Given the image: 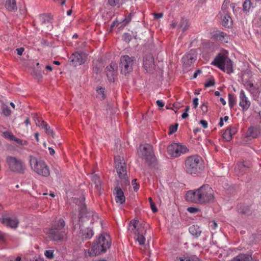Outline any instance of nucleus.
<instances>
[{"label":"nucleus","mask_w":261,"mask_h":261,"mask_svg":"<svg viewBox=\"0 0 261 261\" xmlns=\"http://www.w3.org/2000/svg\"><path fill=\"white\" fill-rule=\"evenodd\" d=\"M214 198V191L208 185H203L195 190H190L186 195L187 201L200 204L211 202Z\"/></svg>","instance_id":"f257e3e1"},{"label":"nucleus","mask_w":261,"mask_h":261,"mask_svg":"<svg viewBox=\"0 0 261 261\" xmlns=\"http://www.w3.org/2000/svg\"><path fill=\"white\" fill-rule=\"evenodd\" d=\"M111 239L109 234H100L92 245L91 250H88L90 256H94L105 252L110 247Z\"/></svg>","instance_id":"f03ea898"},{"label":"nucleus","mask_w":261,"mask_h":261,"mask_svg":"<svg viewBox=\"0 0 261 261\" xmlns=\"http://www.w3.org/2000/svg\"><path fill=\"white\" fill-rule=\"evenodd\" d=\"M29 163L32 170L36 174L43 177H47L49 175V167L42 159L30 156Z\"/></svg>","instance_id":"7ed1b4c3"},{"label":"nucleus","mask_w":261,"mask_h":261,"mask_svg":"<svg viewBox=\"0 0 261 261\" xmlns=\"http://www.w3.org/2000/svg\"><path fill=\"white\" fill-rule=\"evenodd\" d=\"M202 160L200 156L193 155L187 158L185 162L186 171L189 174H196L202 169Z\"/></svg>","instance_id":"20e7f679"},{"label":"nucleus","mask_w":261,"mask_h":261,"mask_svg":"<svg viewBox=\"0 0 261 261\" xmlns=\"http://www.w3.org/2000/svg\"><path fill=\"white\" fill-rule=\"evenodd\" d=\"M64 226V220L60 219L54 227L48 230L47 234L48 238L55 241L63 240L66 237V233L63 230Z\"/></svg>","instance_id":"39448f33"},{"label":"nucleus","mask_w":261,"mask_h":261,"mask_svg":"<svg viewBox=\"0 0 261 261\" xmlns=\"http://www.w3.org/2000/svg\"><path fill=\"white\" fill-rule=\"evenodd\" d=\"M212 64L228 74L233 71V64L231 60L222 54H219L216 56L212 62Z\"/></svg>","instance_id":"423d86ee"},{"label":"nucleus","mask_w":261,"mask_h":261,"mask_svg":"<svg viewBox=\"0 0 261 261\" xmlns=\"http://www.w3.org/2000/svg\"><path fill=\"white\" fill-rule=\"evenodd\" d=\"M6 161L8 165L9 170L14 173L23 174L25 169V166L24 162L19 158L13 156H8Z\"/></svg>","instance_id":"0eeeda50"},{"label":"nucleus","mask_w":261,"mask_h":261,"mask_svg":"<svg viewBox=\"0 0 261 261\" xmlns=\"http://www.w3.org/2000/svg\"><path fill=\"white\" fill-rule=\"evenodd\" d=\"M115 169L119 177L126 185L129 184L126 174L125 164L122 157L116 156L115 158Z\"/></svg>","instance_id":"6e6552de"},{"label":"nucleus","mask_w":261,"mask_h":261,"mask_svg":"<svg viewBox=\"0 0 261 261\" xmlns=\"http://www.w3.org/2000/svg\"><path fill=\"white\" fill-rule=\"evenodd\" d=\"M138 154L149 164L154 161L152 147L149 144L141 145L138 149Z\"/></svg>","instance_id":"1a4fd4ad"},{"label":"nucleus","mask_w":261,"mask_h":261,"mask_svg":"<svg viewBox=\"0 0 261 261\" xmlns=\"http://www.w3.org/2000/svg\"><path fill=\"white\" fill-rule=\"evenodd\" d=\"M136 61L134 57L128 55L122 56L120 59V70L122 74L126 75L132 71L133 65Z\"/></svg>","instance_id":"9d476101"},{"label":"nucleus","mask_w":261,"mask_h":261,"mask_svg":"<svg viewBox=\"0 0 261 261\" xmlns=\"http://www.w3.org/2000/svg\"><path fill=\"white\" fill-rule=\"evenodd\" d=\"M168 152L172 157H177L186 153L188 149L184 145L173 143L168 147Z\"/></svg>","instance_id":"9b49d317"},{"label":"nucleus","mask_w":261,"mask_h":261,"mask_svg":"<svg viewBox=\"0 0 261 261\" xmlns=\"http://www.w3.org/2000/svg\"><path fill=\"white\" fill-rule=\"evenodd\" d=\"M85 197L84 196H82L80 200L76 199L75 198V203L79 205L80 207V214L81 215L80 219L81 221L84 219V217L86 218H89L90 217H97L96 216L94 215V213L92 211H87V210L86 208L84 203Z\"/></svg>","instance_id":"f8f14e48"},{"label":"nucleus","mask_w":261,"mask_h":261,"mask_svg":"<svg viewBox=\"0 0 261 261\" xmlns=\"http://www.w3.org/2000/svg\"><path fill=\"white\" fill-rule=\"evenodd\" d=\"M128 230L133 233L134 236L146 233V228L144 225L140 223V222L136 219H133L130 221L128 225Z\"/></svg>","instance_id":"ddd939ff"},{"label":"nucleus","mask_w":261,"mask_h":261,"mask_svg":"<svg viewBox=\"0 0 261 261\" xmlns=\"http://www.w3.org/2000/svg\"><path fill=\"white\" fill-rule=\"evenodd\" d=\"M86 54L83 52L73 53L70 58L71 65L74 66H76L84 63L86 61Z\"/></svg>","instance_id":"4468645a"},{"label":"nucleus","mask_w":261,"mask_h":261,"mask_svg":"<svg viewBox=\"0 0 261 261\" xmlns=\"http://www.w3.org/2000/svg\"><path fill=\"white\" fill-rule=\"evenodd\" d=\"M143 67L147 72H152L155 68L154 58L151 54L146 55L143 59Z\"/></svg>","instance_id":"2eb2a0df"},{"label":"nucleus","mask_w":261,"mask_h":261,"mask_svg":"<svg viewBox=\"0 0 261 261\" xmlns=\"http://www.w3.org/2000/svg\"><path fill=\"white\" fill-rule=\"evenodd\" d=\"M197 54L195 50H191L187 54L185 55L182 58L184 64L186 66H190L196 61Z\"/></svg>","instance_id":"dca6fc26"},{"label":"nucleus","mask_w":261,"mask_h":261,"mask_svg":"<svg viewBox=\"0 0 261 261\" xmlns=\"http://www.w3.org/2000/svg\"><path fill=\"white\" fill-rule=\"evenodd\" d=\"M246 89L249 92L254 99L257 98L260 92L258 87L254 85L250 81H247L244 84Z\"/></svg>","instance_id":"f3484780"},{"label":"nucleus","mask_w":261,"mask_h":261,"mask_svg":"<svg viewBox=\"0 0 261 261\" xmlns=\"http://www.w3.org/2000/svg\"><path fill=\"white\" fill-rule=\"evenodd\" d=\"M117 64L114 62H112L109 66L107 67L106 72L110 82H114L115 76L117 72Z\"/></svg>","instance_id":"a211bd4d"},{"label":"nucleus","mask_w":261,"mask_h":261,"mask_svg":"<svg viewBox=\"0 0 261 261\" xmlns=\"http://www.w3.org/2000/svg\"><path fill=\"white\" fill-rule=\"evenodd\" d=\"M1 222L11 228H16L18 226L19 221L15 217L3 216L1 220Z\"/></svg>","instance_id":"6ab92c4d"},{"label":"nucleus","mask_w":261,"mask_h":261,"mask_svg":"<svg viewBox=\"0 0 261 261\" xmlns=\"http://www.w3.org/2000/svg\"><path fill=\"white\" fill-rule=\"evenodd\" d=\"M239 105L243 110L246 111L249 108L251 102L248 98L246 96L243 90H241L239 95Z\"/></svg>","instance_id":"aec40b11"},{"label":"nucleus","mask_w":261,"mask_h":261,"mask_svg":"<svg viewBox=\"0 0 261 261\" xmlns=\"http://www.w3.org/2000/svg\"><path fill=\"white\" fill-rule=\"evenodd\" d=\"M41 24L43 26L46 27L47 30H50L52 28L51 25V17L48 14H42L39 16Z\"/></svg>","instance_id":"412c9836"},{"label":"nucleus","mask_w":261,"mask_h":261,"mask_svg":"<svg viewBox=\"0 0 261 261\" xmlns=\"http://www.w3.org/2000/svg\"><path fill=\"white\" fill-rule=\"evenodd\" d=\"M116 202L117 203L121 204L125 202V198L123 191L119 188L117 187L115 189Z\"/></svg>","instance_id":"4be33fe9"},{"label":"nucleus","mask_w":261,"mask_h":261,"mask_svg":"<svg viewBox=\"0 0 261 261\" xmlns=\"http://www.w3.org/2000/svg\"><path fill=\"white\" fill-rule=\"evenodd\" d=\"M81 237L83 240L91 239L94 235L93 231L89 227L81 228Z\"/></svg>","instance_id":"5701e85b"},{"label":"nucleus","mask_w":261,"mask_h":261,"mask_svg":"<svg viewBox=\"0 0 261 261\" xmlns=\"http://www.w3.org/2000/svg\"><path fill=\"white\" fill-rule=\"evenodd\" d=\"M213 37L216 38L217 40L224 41V42H227L228 37L226 34L220 32L219 31H215L212 33Z\"/></svg>","instance_id":"b1692460"},{"label":"nucleus","mask_w":261,"mask_h":261,"mask_svg":"<svg viewBox=\"0 0 261 261\" xmlns=\"http://www.w3.org/2000/svg\"><path fill=\"white\" fill-rule=\"evenodd\" d=\"M247 168V165L243 162H238L234 168L235 173L238 174H242L245 172Z\"/></svg>","instance_id":"393cba45"},{"label":"nucleus","mask_w":261,"mask_h":261,"mask_svg":"<svg viewBox=\"0 0 261 261\" xmlns=\"http://www.w3.org/2000/svg\"><path fill=\"white\" fill-rule=\"evenodd\" d=\"M189 231L192 235L195 237H198L201 233V229L196 225H193L190 226L189 228Z\"/></svg>","instance_id":"a878e982"},{"label":"nucleus","mask_w":261,"mask_h":261,"mask_svg":"<svg viewBox=\"0 0 261 261\" xmlns=\"http://www.w3.org/2000/svg\"><path fill=\"white\" fill-rule=\"evenodd\" d=\"M6 8L10 11L15 12L17 9L15 0H6Z\"/></svg>","instance_id":"bb28decb"},{"label":"nucleus","mask_w":261,"mask_h":261,"mask_svg":"<svg viewBox=\"0 0 261 261\" xmlns=\"http://www.w3.org/2000/svg\"><path fill=\"white\" fill-rule=\"evenodd\" d=\"M91 179H92V181L95 184V188L98 190L100 189V187H101V180H100V179L99 178V176L97 175V174H92L91 175Z\"/></svg>","instance_id":"cd10ccee"},{"label":"nucleus","mask_w":261,"mask_h":261,"mask_svg":"<svg viewBox=\"0 0 261 261\" xmlns=\"http://www.w3.org/2000/svg\"><path fill=\"white\" fill-rule=\"evenodd\" d=\"M145 233H141L139 234H137L134 236V239L136 241L138 242L139 244L140 245H143L145 244V238L144 237V234Z\"/></svg>","instance_id":"c85d7f7f"},{"label":"nucleus","mask_w":261,"mask_h":261,"mask_svg":"<svg viewBox=\"0 0 261 261\" xmlns=\"http://www.w3.org/2000/svg\"><path fill=\"white\" fill-rule=\"evenodd\" d=\"M97 96V97L102 100L106 98V92L105 89L102 87H99L96 88Z\"/></svg>","instance_id":"c756f323"},{"label":"nucleus","mask_w":261,"mask_h":261,"mask_svg":"<svg viewBox=\"0 0 261 261\" xmlns=\"http://www.w3.org/2000/svg\"><path fill=\"white\" fill-rule=\"evenodd\" d=\"M222 23L224 26H230L231 25V20L230 16L228 15H225L223 18Z\"/></svg>","instance_id":"7c9ffc66"},{"label":"nucleus","mask_w":261,"mask_h":261,"mask_svg":"<svg viewBox=\"0 0 261 261\" xmlns=\"http://www.w3.org/2000/svg\"><path fill=\"white\" fill-rule=\"evenodd\" d=\"M41 128L44 129L47 134L51 135L53 137H54L55 133L53 130L50 129L49 126L47 124L44 123Z\"/></svg>","instance_id":"2f4dec72"},{"label":"nucleus","mask_w":261,"mask_h":261,"mask_svg":"<svg viewBox=\"0 0 261 261\" xmlns=\"http://www.w3.org/2000/svg\"><path fill=\"white\" fill-rule=\"evenodd\" d=\"M189 27L188 21L187 19H182L180 24V27L183 32L187 30Z\"/></svg>","instance_id":"473e14b6"},{"label":"nucleus","mask_w":261,"mask_h":261,"mask_svg":"<svg viewBox=\"0 0 261 261\" xmlns=\"http://www.w3.org/2000/svg\"><path fill=\"white\" fill-rule=\"evenodd\" d=\"M251 3L250 0H245L243 3V8L245 11H248L251 8Z\"/></svg>","instance_id":"72a5a7b5"},{"label":"nucleus","mask_w":261,"mask_h":261,"mask_svg":"<svg viewBox=\"0 0 261 261\" xmlns=\"http://www.w3.org/2000/svg\"><path fill=\"white\" fill-rule=\"evenodd\" d=\"M232 136L231 135V133H229L227 129L225 130L224 133L223 134V137L227 141H230L232 138Z\"/></svg>","instance_id":"f704fd0d"},{"label":"nucleus","mask_w":261,"mask_h":261,"mask_svg":"<svg viewBox=\"0 0 261 261\" xmlns=\"http://www.w3.org/2000/svg\"><path fill=\"white\" fill-rule=\"evenodd\" d=\"M2 109L3 113L5 116H9V115H10L11 111H10V110L9 109V107L7 106L3 105Z\"/></svg>","instance_id":"c9c22d12"},{"label":"nucleus","mask_w":261,"mask_h":261,"mask_svg":"<svg viewBox=\"0 0 261 261\" xmlns=\"http://www.w3.org/2000/svg\"><path fill=\"white\" fill-rule=\"evenodd\" d=\"M13 141H15L16 143L20 145H27L28 144V142L27 141L19 139L16 137H14Z\"/></svg>","instance_id":"e433bc0d"},{"label":"nucleus","mask_w":261,"mask_h":261,"mask_svg":"<svg viewBox=\"0 0 261 261\" xmlns=\"http://www.w3.org/2000/svg\"><path fill=\"white\" fill-rule=\"evenodd\" d=\"M178 125V124L176 123L173 125L170 126L169 128V134L171 135L175 132L177 129Z\"/></svg>","instance_id":"4c0bfd02"},{"label":"nucleus","mask_w":261,"mask_h":261,"mask_svg":"<svg viewBox=\"0 0 261 261\" xmlns=\"http://www.w3.org/2000/svg\"><path fill=\"white\" fill-rule=\"evenodd\" d=\"M228 97H229V105L230 106V108H232L234 104L235 103V98L234 97L231 95V94H229L228 95Z\"/></svg>","instance_id":"58836bf2"},{"label":"nucleus","mask_w":261,"mask_h":261,"mask_svg":"<svg viewBox=\"0 0 261 261\" xmlns=\"http://www.w3.org/2000/svg\"><path fill=\"white\" fill-rule=\"evenodd\" d=\"M44 255L48 258H52L54 257V251L51 250H46Z\"/></svg>","instance_id":"ea45409f"},{"label":"nucleus","mask_w":261,"mask_h":261,"mask_svg":"<svg viewBox=\"0 0 261 261\" xmlns=\"http://www.w3.org/2000/svg\"><path fill=\"white\" fill-rule=\"evenodd\" d=\"M254 129L252 128H250L248 129V131L247 132V135L248 137H251L253 138L256 137L257 135L256 134L254 133Z\"/></svg>","instance_id":"a19ab883"},{"label":"nucleus","mask_w":261,"mask_h":261,"mask_svg":"<svg viewBox=\"0 0 261 261\" xmlns=\"http://www.w3.org/2000/svg\"><path fill=\"white\" fill-rule=\"evenodd\" d=\"M4 135L6 138H7L12 141H13V140L15 137L12 133L8 132V131L5 132L4 133Z\"/></svg>","instance_id":"79ce46f5"},{"label":"nucleus","mask_w":261,"mask_h":261,"mask_svg":"<svg viewBox=\"0 0 261 261\" xmlns=\"http://www.w3.org/2000/svg\"><path fill=\"white\" fill-rule=\"evenodd\" d=\"M32 74L37 79H40L42 77L41 72L38 69H37L36 71H33Z\"/></svg>","instance_id":"37998d69"},{"label":"nucleus","mask_w":261,"mask_h":261,"mask_svg":"<svg viewBox=\"0 0 261 261\" xmlns=\"http://www.w3.org/2000/svg\"><path fill=\"white\" fill-rule=\"evenodd\" d=\"M215 84V82L214 79H211L208 81L206 82L204 85L206 87H210L214 86Z\"/></svg>","instance_id":"c03bdc74"},{"label":"nucleus","mask_w":261,"mask_h":261,"mask_svg":"<svg viewBox=\"0 0 261 261\" xmlns=\"http://www.w3.org/2000/svg\"><path fill=\"white\" fill-rule=\"evenodd\" d=\"M187 211L190 213H196L199 212V209L194 207H189L187 208Z\"/></svg>","instance_id":"a18cd8bd"},{"label":"nucleus","mask_w":261,"mask_h":261,"mask_svg":"<svg viewBox=\"0 0 261 261\" xmlns=\"http://www.w3.org/2000/svg\"><path fill=\"white\" fill-rule=\"evenodd\" d=\"M122 38L124 41L126 42H129L131 39V36L129 34L127 33H125L123 35Z\"/></svg>","instance_id":"49530a36"},{"label":"nucleus","mask_w":261,"mask_h":261,"mask_svg":"<svg viewBox=\"0 0 261 261\" xmlns=\"http://www.w3.org/2000/svg\"><path fill=\"white\" fill-rule=\"evenodd\" d=\"M35 123L37 125L41 127L45 123L43 120H42L41 119H40L38 118H37V120H35Z\"/></svg>","instance_id":"de8ad7c7"},{"label":"nucleus","mask_w":261,"mask_h":261,"mask_svg":"<svg viewBox=\"0 0 261 261\" xmlns=\"http://www.w3.org/2000/svg\"><path fill=\"white\" fill-rule=\"evenodd\" d=\"M210 227L212 229H216L218 227V225L215 221H212L210 223Z\"/></svg>","instance_id":"09e8293b"},{"label":"nucleus","mask_w":261,"mask_h":261,"mask_svg":"<svg viewBox=\"0 0 261 261\" xmlns=\"http://www.w3.org/2000/svg\"><path fill=\"white\" fill-rule=\"evenodd\" d=\"M229 133H231V135L233 136L237 132V128L234 127H229L227 129Z\"/></svg>","instance_id":"8fccbe9b"},{"label":"nucleus","mask_w":261,"mask_h":261,"mask_svg":"<svg viewBox=\"0 0 261 261\" xmlns=\"http://www.w3.org/2000/svg\"><path fill=\"white\" fill-rule=\"evenodd\" d=\"M200 108H201V111H202L203 113H204V114L206 113L208 111L207 105L205 103L202 104L201 105Z\"/></svg>","instance_id":"3c124183"},{"label":"nucleus","mask_w":261,"mask_h":261,"mask_svg":"<svg viewBox=\"0 0 261 261\" xmlns=\"http://www.w3.org/2000/svg\"><path fill=\"white\" fill-rule=\"evenodd\" d=\"M188 261H201L195 255L188 257Z\"/></svg>","instance_id":"603ef678"},{"label":"nucleus","mask_w":261,"mask_h":261,"mask_svg":"<svg viewBox=\"0 0 261 261\" xmlns=\"http://www.w3.org/2000/svg\"><path fill=\"white\" fill-rule=\"evenodd\" d=\"M193 105L195 109L197 108L198 105V98L197 97H195L194 98L193 100Z\"/></svg>","instance_id":"864d4df0"},{"label":"nucleus","mask_w":261,"mask_h":261,"mask_svg":"<svg viewBox=\"0 0 261 261\" xmlns=\"http://www.w3.org/2000/svg\"><path fill=\"white\" fill-rule=\"evenodd\" d=\"M156 103L160 109L162 108L164 106V103L160 100H156Z\"/></svg>","instance_id":"5fc2aeb1"},{"label":"nucleus","mask_w":261,"mask_h":261,"mask_svg":"<svg viewBox=\"0 0 261 261\" xmlns=\"http://www.w3.org/2000/svg\"><path fill=\"white\" fill-rule=\"evenodd\" d=\"M200 123L202 125L204 128H206L207 127V122L206 121L204 120H201L200 121Z\"/></svg>","instance_id":"6e6d98bb"},{"label":"nucleus","mask_w":261,"mask_h":261,"mask_svg":"<svg viewBox=\"0 0 261 261\" xmlns=\"http://www.w3.org/2000/svg\"><path fill=\"white\" fill-rule=\"evenodd\" d=\"M150 204V207H151V210L153 212V213H155L158 211V209L156 207L155 205V204L153 202V203H151Z\"/></svg>","instance_id":"4d7b16f0"},{"label":"nucleus","mask_w":261,"mask_h":261,"mask_svg":"<svg viewBox=\"0 0 261 261\" xmlns=\"http://www.w3.org/2000/svg\"><path fill=\"white\" fill-rule=\"evenodd\" d=\"M17 53L18 55H21L24 51V48L23 47L18 48L16 49Z\"/></svg>","instance_id":"13d9d810"},{"label":"nucleus","mask_w":261,"mask_h":261,"mask_svg":"<svg viewBox=\"0 0 261 261\" xmlns=\"http://www.w3.org/2000/svg\"><path fill=\"white\" fill-rule=\"evenodd\" d=\"M163 14L162 13L154 14V17L156 19L161 18L163 17Z\"/></svg>","instance_id":"bf43d9fd"},{"label":"nucleus","mask_w":261,"mask_h":261,"mask_svg":"<svg viewBox=\"0 0 261 261\" xmlns=\"http://www.w3.org/2000/svg\"><path fill=\"white\" fill-rule=\"evenodd\" d=\"M119 0H109V3L111 6H114L118 3Z\"/></svg>","instance_id":"052dcab7"},{"label":"nucleus","mask_w":261,"mask_h":261,"mask_svg":"<svg viewBox=\"0 0 261 261\" xmlns=\"http://www.w3.org/2000/svg\"><path fill=\"white\" fill-rule=\"evenodd\" d=\"M201 72V71L200 70H196L195 72V73H194V75H193V76L192 79H195L198 76V75L200 74Z\"/></svg>","instance_id":"680f3d73"},{"label":"nucleus","mask_w":261,"mask_h":261,"mask_svg":"<svg viewBox=\"0 0 261 261\" xmlns=\"http://www.w3.org/2000/svg\"><path fill=\"white\" fill-rule=\"evenodd\" d=\"M176 261H188V258L178 257L176 258Z\"/></svg>","instance_id":"e2e57ef3"},{"label":"nucleus","mask_w":261,"mask_h":261,"mask_svg":"<svg viewBox=\"0 0 261 261\" xmlns=\"http://www.w3.org/2000/svg\"><path fill=\"white\" fill-rule=\"evenodd\" d=\"M48 150H49V152L50 154L54 155L55 154V151L54 149L53 148L49 147L48 148Z\"/></svg>","instance_id":"0e129e2a"},{"label":"nucleus","mask_w":261,"mask_h":261,"mask_svg":"<svg viewBox=\"0 0 261 261\" xmlns=\"http://www.w3.org/2000/svg\"><path fill=\"white\" fill-rule=\"evenodd\" d=\"M188 116V113L187 112H185L182 115H181V117L182 119H185Z\"/></svg>","instance_id":"69168bd1"},{"label":"nucleus","mask_w":261,"mask_h":261,"mask_svg":"<svg viewBox=\"0 0 261 261\" xmlns=\"http://www.w3.org/2000/svg\"><path fill=\"white\" fill-rule=\"evenodd\" d=\"M220 101L221 102L223 105H225L226 103V101L223 98H220Z\"/></svg>","instance_id":"338daca9"},{"label":"nucleus","mask_w":261,"mask_h":261,"mask_svg":"<svg viewBox=\"0 0 261 261\" xmlns=\"http://www.w3.org/2000/svg\"><path fill=\"white\" fill-rule=\"evenodd\" d=\"M134 186V189L135 191H138V190L139 189V185H138L137 184L135 185H133Z\"/></svg>","instance_id":"774afa93"}]
</instances>
